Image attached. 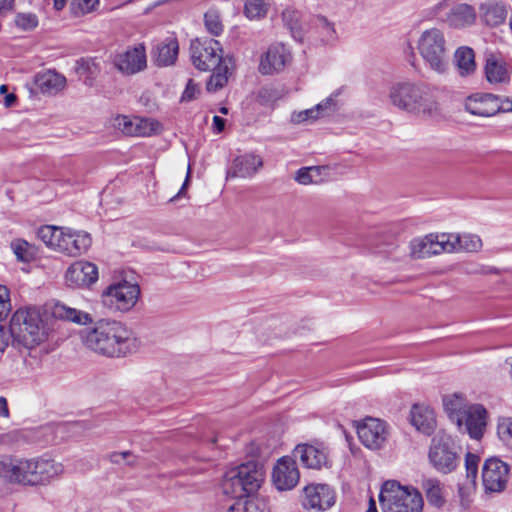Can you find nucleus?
I'll return each instance as SVG.
<instances>
[{"label": "nucleus", "mask_w": 512, "mask_h": 512, "mask_svg": "<svg viewBox=\"0 0 512 512\" xmlns=\"http://www.w3.org/2000/svg\"><path fill=\"white\" fill-rule=\"evenodd\" d=\"M85 347L106 357H123L132 350V331L120 321L101 319L82 336Z\"/></svg>", "instance_id": "nucleus-1"}, {"label": "nucleus", "mask_w": 512, "mask_h": 512, "mask_svg": "<svg viewBox=\"0 0 512 512\" xmlns=\"http://www.w3.org/2000/svg\"><path fill=\"white\" fill-rule=\"evenodd\" d=\"M14 0H0V15H4L12 10Z\"/></svg>", "instance_id": "nucleus-64"}, {"label": "nucleus", "mask_w": 512, "mask_h": 512, "mask_svg": "<svg viewBox=\"0 0 512 512\" xmlns=\"http://www.w3.org/2000/svg\"><path fill=\"white\" fill-rule=\"evenodd\" d=\"M264 480L263 467L254 461L241 464L228 470L222 479V492L241 501L256 493Z\"/></svg>", "instance_id": "nucleus-3"}, {"label": "nucleus", "mask_w": 512, "mask_h": 512, "mask_svg": "<svg viewBox=\"0 0 512 512\" xmlns=\"http://www.w3.org/2000/svg\"><path fill=\"white\" fill-rule=\"evenodd\" d=\"M178 50L179 46L177 39L174 37H168L154 46L152 55L156 64L164 67L174 64L177 59Z\"/></svg>", "instance_id": "nucleus-25"}, {"label": "nucleus", "mask_w": 512, "mask_h": 512, "mask_svg": "<svg viewBox=\"0 0 512 512\" xmlns=\"http://www.w3.org/2000/svg\"><path fill=\"white\" fill-rule=\"evenodd\" d=\"M263 165L261 157L254 154H245L233 160L231 168L227 171V178L230 177H251Z\"/></svg>", "instance_id": "nucleus-22"}, {"label": "nucleus", "mask_w": 512, "mask_h": 512, "mask_svg": "<svg viewBox=\"0 0 512 512\" xmlns=\"http://www.w3.org/2000/svg\"><path fill=\"white\" fill-rule=\"evenodd\" d=\"M34 84L43 94L55 95L66 85V78L53 70H47L35 75Z\"/></svg>", "instance_id": "nucleus-24"}, {"label": "nucleus", "mask_w": 512, "mask_h": 512, "mask_svg": "<svg viewBox=\"0 0 512 512\" xmlns=\"http://www.w3.org/2000/svg\"><path fill=\"white\" fill-rule=\"evenodd\" d=\"M139 296L140 287L138 284L121 281L104 290L102 302L105 306L117 311L127 312L136 305Z\"/></svg>", "instance_id": "nucleus-10"}, {"label": "nucleus", "mask_w": 512, "mask_h": 512, "mask_svg": "<svg viewBox=\"0 0 512 512\" xmlns=\"http://www.w3.org/2000/svg\"><path fill=\"white\" fill-rule=\"evenodd\" d=\"M64 471L62 463L47 456L20 457L14 485L25 487L46 486Z\"/></svg>", "instance_id": "nucleus-4"}, {"label": "nucleus", "mask_w": 512, "mask_h": 512, "mask_svg": "<svg viewBox=\"0 0 512 512\" xmlns=\"http://www.w3.org/2000/svg\"><path fill=\"white\" fill-rule=\"evenodd\" d=\"M379 501L383 512H422V494L413 487L402 486L395 480L386 481L380 491Z\"/></svg>", "instance_id": "nucleus-5"}, {"label": "nucleus", "mask_w": 512, "mask_h": 512, "mask_svg": "<svg viewBox=\"0 0 512 512\" xmlns=\"http://www.w3.org/2000/svg\"><path fill=\"white\" fill-rule=\"evenodd\" d=\"M443 406L451 421L456 423L458 429H461L463 426V414L469 407L464 397L460 394L444 396Z\"/></svg>", "instance_id": "nucleus-28"}, {"label": "nucleus", "mask_w": 512, "mask_h": 512, "mask_svg": "<svg viewBox=\"0 0 512 512\" xmlns=\"http://www.w3.org/2000/svg\"><path fill=\"white\" fill-rule=\"evenodd\" d=\"M439 240V246L441 249V252H457L456 251V241L457 237L455 233H442V234H436Z\"/></svg>", "instance_id": "nucleus-50"}, {"label": "nucleus", "mask_w": 512, "mask_h": 512, "mask_svg": "<svg viewBox=\"0 0 512 512\" xmlns=\"http://www.w3.org/2000/svg\"><path fill=\"white\" fill-rule=\"evenodd\" d=\"M157 126V122L149 119L135 118L133 130H136V133H133V136H149L155 132Z\"/></svg>", "instance_id": "nucleus-45"}, {"label": "nucleus", "mask_w": 512, "mask_h": 512, "mask_svg": "<svg viewBox=\"0 0 512 512\" xmlns=\"http://www.w3.org/2000/svg\"><path fill=\"white\" fill-rule=\"evenodd\" d=\"M15 24L22 30H32L37 27L38 18L33 13H18L15 17Z\"/></svg>", "instance_id": "nucleus-47"}, {"label": "nucleus", "mask_w": 512, "mask_h": 512, "mask_svg": "<svg viewBox=\"0 0 512 512\" xmlns=\"http://www.w3.org/2000/svg\"><path fill=\"white\" fill-rule=\"evenodd\" d=\"M486 78L490 83H504L510 81V76L504 63L490 57L485 65Z\"/></svg>", "instance_id": "nucleus-32"}, {"label": "nucleus", "mask_w": 512, "mask_h": 512, "mask_svg": "<svg viewBox=\"0 0 512 512\" xmlns=\"http://www.w3.org/2000/svg\"><path fill=\"white\" fill-rule=\"evenodd\" d=\"M65 280L72 288L89 287L98 280V268L94 263L77 261L66 271Z\"/></svg>", "instance_id": "nucleus-17"}, {"label": "nucleus", "mask_w": 512, "mask_h": 512, "mask_svg": "<svg viewBox=\"0 0 512 512\" xmlns=\"http://www.w3.org/2000/svg\"><path fill=\"white\" fill-rule=\"evenodd\" d=\"M242 512H266L265 504L258 499L241 501Z\"/></svg>", "instance_id": "nucleus-53"}, {"label": "nucleus", "mask_w": 512, "mask_h": 512, "mask_svg": "<svg viewBox=\"0 0 512 512\" xmlns=\"http://www.w3.org/2000/svg\"><path fill=\"white\" fill-rule=\"evenodd\" d=\"M91 243L92 239L88 233L62 227V234L57 239L56 251L76 257L85 253L91 246Z\"/></svg>", "instance_id": "nucleus-15"}, {"label": "nucleus", "mask_w": 512, "mask_h": 512, "mask_svg": "<svg viewBox=\"0 0 512 512\" xmlns=\"http://www.w3.org/2000/svg\"><path fill=\"white\" fill-rule=\"evenodd\" d=\"M200 93V89L198 85L193 81V79H189L186 88L182 94L181 101H191L194 100L197 95Z\"/></svg>", "instance_id": "nucleus-54"}, {"label": "nucleus", "mask_w": 512, "mask_h": 512, "mask_svg": "<svg viewBox=\"0 0 512 512\" xmlns=\"http://www.w3.org/2000/svg\"><path fill=\"white\" fill-rule=\"evenodd\" d=\"M410 414L411 423L417 430L427 435L434 431L436 421L434 412L431 409L415 404Z\"/></svg>", "instance_id": "nucleus-27"}, {"label": "nucleus", "mask_w": 512, "mask_h": 512, "mask_svg": "<svg viewBox=\"0 0 512 512\" xmlns=\"http://www.w3.org/2000/svg\"><path fill=\"white\" fill-rule=\"evenodd\" d=\"M357 434L361 443L372 450L381 448L388 436L386 423L371 417L364 419L357 426Z\"/></svg>", "instance_id": "nucleus-14"}, {"label": "nucleus", "mask_w": 512, "mask_h": 512, "mask_svg": "<svg viewBox=\"0 0 512 512\" xmlns=\"http://www.w3.org/2000/svg\"><path fill=\"white\" fill-rule=\"evenodd\" d=\"M313 25L320 32L324 42H331L335 39L334 24L324 16L318 15L313 19Z\"/></svg>", "instance_id": "nucleus-40"}, {"label": "nucleus", "mask_w": 512, "mask_h": 512, "mask_svg": "<svg viewBox=\"0 0 512 512\" xmlns=\"http://www.w3.org/2000/svg\"><path fill=\"white\" fill-rule=\"evenodd\" d=\"M458 238L456 243V251L478 252L482 248V240L478 235L465 233L456 234Z\"/></svg>", "instance_id": "nucleus-37"}, {"label": "nucleus", "mask_w": 512, "mask_h": 512, "mask_svg": "<svg viewBox=\"0 0 512 512\" xmlns=\"http://www.w3.org/2000/svg\"><path fill=\"white\" fill-rule=\"evenodd\" d=\"M107 458L111 463L114 464H126L128 466H133L136 464V456H134L130 451H124V452H112L110 453Z\"/></svg>", "instance_id": "nucleus-49"}, {"label": "nucleus", "mask_w": 512, "mask_h": 512, "mask_svg": "<svg viewBox=\"0 0 512 512\" xmlns=\"http://www.w3.org/2000/svg\"><path fill=\"white\" fill-rule=\"evenodd\" d=\"M10 311V291L6 286L0 285V321L5 320L9 315Z\"/></svg>", "instance_id": "nucleus-48"}, {"label": "nucleus", "mask_w": 512, "mask_h": 512, "mask_svg": "<svg viewBox=\"0 0 512 512\" xmlns=\"http://www.w3.org/2000/svg\"><path fill=\"white\" fill-rule=\"evenodd\" d=\"M272 483L278 491L292 490L299 482L300 473L295 459L283 456L272 470Z\"/></svg>", "instance_id": "nucleus-13"}, {"label": "nucleus", "mask_w": 512, "mask_h": 512, "mask_svg": "<svg viewBox=\"0 0 512 512\" xmlns=\"http://www.w3.org/2000/svg\"><path fill=\"white\" fill-rule=\"evenodd\" d=\"M428 458L433 468L442 474L453 472L460 462L452 438L445 433L432 438Z\"/></svg>", "instance_id": "nucleus-8"}, {"label": "nucleus", "mask_w": 512, "mask_h": 512, "mask_svg": "<svg viewBox=\"0 0 512 512\" xmlns=\"http://www.w3.org/2000/svg\"><path fill=\"white\" fill-rule=\"evenodd\" d=\"M113 62L119 71L127 75H133L144 70L147 65L144 45L139 44L117 54Z\"/></svg>", "instance_id": "nucleus-18"}, {"label": "nucleus", "mask_w": 512, "mask_h": 512, "mask_svg": "<svg viewBox=\"0 0 512 512\" xmlns=\"http://www.w3.org/2000/svg\"><path fill=\"white\" fill-rule=\"evenodd\" d=\"M486 409L479 404L470 405L463 414V426L460 429L467 432L473 439H480L486 427Z\"/></svg>", "instance_id": "nucleus-20"}, {"label": "nucleus", "mask_w": 512, "mask_h": 512, "mask_svg": "<svg viewBox=\"0 0 512 512\" xmlns=\"http://www.w3.org/2000/svg\"><path fill=\"white\" fill-rule=\"evenodd\" d=\"M336 107V103L332 97L326 98L321 103L317 104L314 108L316 109L317 113L320 115H323L327 111H333Z\"/></svg>", "instance_id": "nucleus-56"}, {"label": "nucleus", "mask_w": 512, "mask_h": 512, "mask_svg": "<svg viewBox=\"0 0 512 512\" xmlns=\"http://www.w3.org/2000/svg\"><path fill=\"white\" fill-rule=\"evenodd\" d=\"M20 439L19 431H11L0 435V443L4 445H12Z\"/></svg>", "instance_id": "nucleus-57"}, {"label": "nucleus", "mask_w": 512, "mask_h": 512, "mask_svg": "<svg viewBox=\"0 0 512 512\" xmlns=\"http://www.w3.org/2000/svg\"><path fill=\"white\" fill-rule=\"evenodd\" d=\"M497 433L502 441L512 445V418H506L499 422Z\"/></svg>", "instance_id": "nucleus-51"}, {"label": "nucleus", "mask_w": 512, "mask_h": 512, "mask_svg": "<svg viewBox=\"0 0 512 512\" xmlns=\"http://www.w3.org/2000/svg\"><path fill=\"white\" fill-rule=\"evenodd\" d=\"M429 235L424 238L414 239L410 243L411 256L415 259H424L431 257V248H429Z\"/></svg>", "instance_id": "nucleus-42"}, {"label": "nucleus", "mask_w": 512, "mask_h": 512, "mask_svg": "<svg viewBox=\"0 0 512 512\" xmlns=\"http://www.w3.org/2000/svg\"><path fill=\"white\" fill-rule=\"evenodd\" d=\"M293 459H299L303 467L320 470L331 467L329 452L323 444H298L293 450Z\"/></svg>", "instance_id": "nucleus-12"}, {"label": "nucleus", "mask_w": 512, "mask_h": 512, "mask_svg": "<svg viewBox=\"0 0 512 512\" xmlns=\"http://www.w3.org/2000/svg\"><path fill=\"white\" fill-rule=\"evenodd\" d=\"M267 9L263 0H248L244 6V14L249 19H260L266 15Z\"/></svg>", "instance_id": "nucleus-44"}, {"label": "nucleus", "mask_w": 512, "mask_h": 512, "mask_svg": "<svg viewBox=\"0 0 512 512\" xmlns=\"http://www.w3.org/2000/svg\"><path fill=\"white\" fill-rule=\"evenodd\" d=\"M388 98L396 108L414 115L432 116L439 110L430 87L421 82H397L390 87Z\"/></svg>", "instance_id": "nucleus-2"}, {"label": "nucleus", "mask_w": 512, "mask_h": 512, "mask_svg": "<svg viewBox=\"0 0 512 512\" xmlns=\"http://www.w3.org/2000/svg\"><path fill=\"white\" fill-rule=\"evenodd\" d=\"M13 343L33 348L44 339V325L40 314L34 309H19L10 320Z\"/></svg>", "instance_id": "nucleus-6"}, {"label": "nucleus", "mask_w": 512, "mask_h": 512, "mask_svg": "<svg viewBox=\"0 0 512 512\" xmlns=\"http://www.w3.org/2000/svg\"><path fill=\"white\" fill-rule=\"evenodd\" d=\"M99 0H72L71 10L76 16L85 15L95 9Z\"/></svg>", "instance_id": "nucleus-46"}, {"label": "nucleus", "mask_w": 512, "mask_h": 512, "mask_svg": "<svg viewBox=\"0 0 512 512\" xmlns=\"http://www.w3.org/2000/svg\"><path fill=\"white\" fill-rule=\"evenodd\" d=\"M480 457L474 453L467 452L465 455V468H466V483L459 484L458 491L462 499V505L464 504V491L469 488L476 487V480L478 475V465Z\"/></svg>", "instance_id": "nucleus-30"}, {"label": "nucleus", "mask_w": 512, "mask_h": 512, "mask_svg": "<svg viewBox=\"0 0 512 512\" xmlns=\"http://www.w3.org/2000/svg\"><path fill=\"white\" fill-rule=\"evenodd\" d=\"M211 71L213 73L206 84V89L209 92H216L227 84L229 67L227 62H225L215 69H211Z\"/></svg>", "instance_id": "nucleus-36"}, {"label": "nucleus", "mask_w": 512, "mask_h": 512, "mask_svg": "<svg viewBox=\"0 0 512 512\" xmlns=\"http://www.w3.org/2000/svg\"><path fill=\"white\" fill-rule=\"evenodd\" d=\"M78 66H77V71L82 74V73H90V74H93V69L96 70V65L94 62H91V61H88V60H84L82 59L81 61H78L77 62Z\"/></svg>", "instance_id": "nucleus-58"}, {"label": "nucleus", "mask_w": 512, "mask_h": 512, "mask_svg": "<svg viewBox=\"0 0 512 512\" xmlns=\"http://www.w3.org/2000/svg\"><path fill=\"white\" fill-rule=\"evenodd\" d=\"M335 503V493L327 484H310L304 487L302 505L305 509L325 511Z\"/></svg>", "instance_id": "nucleus-16"}, {"label": "nucleus", "mask_w": 512, "mask_h": 512, "mask_svg": "<svg viewBox=\"0 0 512 512\" xmlns=\"http://www.w3.org/2000/svg\"><path fill=\"white\" fill-rule=\"evenodd\" d=\"M204 23L207 31L214 36H219L223 32L220 13L215 9H211L204 14Z\"/></svg>", "instance_id": "nucleus-41"}, {"label": "nucleus", "mask_w": 512, "mask_h": 512, "mask_svg": "<svg viewBox=\"0 0 512 512\" xmlns=\"http://www.w3.org/2000/svg\"><path fill=\"white\" fill-rule=\"evenodd\" d=\"M225 119H223L222 117L220 116H217L215 115L213 117V129L216 133H220L224 130L225 128Z\"/></svg>", "instance_id": "nucleus-62"}, {"label": "nucleus", "mask_w": 512, "mask_h": 512, "mask_svg": "<svg viewBox=\"0 0 512 512\" xmlns=\"http://www.w3.org/2000/svg\"><path fill=\"white\" fill-rule=\"evenodd\" d=\"M285 26L295 39L301 40L303 36V19L301 12L294 9H285L282 13Z\"/></svg>", "instance_id": "nucleus-35"}, {"label": "nucleus", "mask_w": 512, "mask_h": 512, "mask_svg": "<svg viewBox=\"0 0 512 512\" xmlns=\"http://www.w3.org/2000/svg\"><path fill=\"white\" fill-rule=\"evenodd\" d=\"M465 109L476 116L490 117L500 112L498 107V96L487 94H476L467 98Z\"/></svg>", "instance_id": "nucleus-21"}, {"label": "nucleus", "mask_w": 512, "mask_h": 512, "mask_svg": "<svg viewBox=\"0 0 512 512\" xmlns=\"http://www.w3.org/2000/svg\"><path fill=\"white\" fill-rule=\"evenodd\" d=\"M53 315L56 318L83 325L92 323L93 321L90 314L75 308L68 307L64 304H56L53 309Z\"/></svg>", "instance_id": "nucleus-31"}, {"label": "nucleus", "mask_w": 512, "mask_h": 512, "mask_svg": "<svg viewBox=\"0 0 512 512\" xmlns=\"http://www.w3.org/2000/svg\"><path fill=\"white\" fill-rule=\"evenodd\" d=\"M11 339L13 340L11 327L9 329L0 325V353H3L9 346Z\"/></svg>", "instance_id": "nucleus-55"}, {"label": "nucleus", "mask_w": 512, "mask_h": 512, "mask_svg": "<svg viewBox=\"0 0 512 512\" xmlns=\"http://www.w3.org/2000/svg\"><path fill=\"white\" fill-rule=\"evenodd\" d=\"M290 61V53L283 44L271 45L262 55L259 64V72L263 75L278 73L284 69Z\"/></svg>", "instance_id": "nucleus-19"}, {"label": "nucleus", "mask_w": 512, "mask_h": 512, "mask_svg": "<svg viewBox=\"0 0 512 512\" xmlns=\"http://www.w3.org/2000/svg\"><path fill=\"white\" fill-rule=\"evenodd\" d=\"M476 16V11L471 5L461 3L451 8L445 21L450 27L463 28L474 24Z\"/></svg>", "instance_id": "nucleus-26"}, {"label": "nucleus", "mask_w": 512, "mask_h": 512, "mask_svg": "<svg viewBox=\"0 0 512 512\" xmlns=\"http://www.w3.org/2000/svg\"><path fill=\"white\" fill-rule=\"evenodd\" d=\"M455 62L462 76L472 73L476 67L474 51L466 46L458 48L455 52Z\"/></svg>", "instance_id": "nucleus-34"}, {"label": "nucleus", "mask_w": 512, "mask_h": 512, "mask_svg": "<svg viewBox=\"0 0 512 512\" xmlns=\"http://www.w3.org/2000/svg\"><path fill=\"white\" fill-rule=\"evenodd\" d=\"M190 177H191V168H190V166H188V170H187L185 181H184L182 187L180 188L179 192L174 197H172L170 199L171 202L175 201L176 198H179V197L185 195V192H186V190L188 188V184H189V181H190Z\"/></svg>", "instance_id": "nucleus-60"}, {"label": "nucleus", "mask_w": 512, "mask_h": 512, "mask_svg": "<svg viewBox=\"0 0 512 512\" xmlns=\"http://www.w3.org/2000/svg\"><path fill=\"white\" fill-rule=\"evenodd\" d=\"M134 125L135 118L130 119L127 116H120L116 118V126L126 135L133 136V133H136V130H133Z\"/></svg>", "instance_id": "nucleus-52"}, {"label": "nucleus", "mask_w": 512, "mask_h": 512, "mask_svg": "<svg viewBox=\"0 0 512 512\" xmlns=\"http://www.w3.org/2000/svg\"><path fill=\"white\" fill-rule=\"evenodd\" d=\"M20 457L15 455L0 456V480L4 484L14 485Z\"/></svg>", "instance_id": "nucleus-33"}, {"label": "nucleus", "mask_w": 512, "mask_h": 512, "mask_svg": "<svg viewBox=\"0 0 512 512\" xmlns=\"http://www.w3.org/2000/svg\"><path fill=\"white\" fill-rule=\"evenodd\" d=\"M430 243L429 248H431V256L441 254V249L439 246V240L436 234H429Z\"/></svg>", "instance_id": "nucleus-59"}, {"label": "nucleus", "mask_w": 512, "mask_h": 512, "mask_svg": "<svg viewBox=\"0 0 512 512\" xmlns=\"http://www.w3.org/2000/svg\"><path fill=\"white\" fill-rule=\"evenodd\" d=\"M418 51L428 67L438 74L448 69L449 57L444 33L438 28L422 32L418 40Z\"/></svg>", "instance_id": "nucleus-7"}, {"label": "nucleus", "mask_w": 512, "mask_h": 512, "mask_svg": "<svg viewBox=\"0 0 512 512\" xmlns=\"http://www.w3.org/2000/svg\"><path fill=\"white\" fill-rule=\"evenodd\" d=\"M320 116L319 113H317L315 108H311L308 110H305L304 112H301L299 114V117L301 118V121H305L308 119H317Z\"/></svg>", "instance_id": "nucleus-61"}, {"label": "nucleus", "mask_w": 512, "mask_h": 512, "mask_svg": "<svg viewBox=\"0 0 512 512\" xmlns=\"http://www.w3.org/2000/svg\"><path fill=\"white\" fill-rule=\"evenodd\" d=\"M422 489L429 505L441 509L446 503L443 484L435 478L425 479L422 482Z\"/></svg>", "instance_id": "nucleus-29"}, {"label": "nucleus", "mask_w": 512, "mask_h": 512, "mask_svg": "<svg viewBox=\"0 0 512 512\" xmlns=\"http://www.w3.org/2000/svg\"><path fill=\"white\" fill-rule=\"evenodd\" d=\"M481 21L490 27H497L504 23L507 17V8L502 2L488 0L479 6Z\"/></svg>", "instance_id": "nucleus-23"}, {"label": "nucleus", "mask_w": 512, "mask_h": 512, "mask_svg": "<svg viewBox=\"0 0 512 512\" xmlns=\"http://www.w3.org/2000/svg\"><path fill=\"white\" fill-rule=\"evenodd\" d=\"M11 249L19 261L29 262L34 257L33 246L23 239L12 241Z\"/></svg>", "instance_id": "nucleus-39"}, {"label": "nucleus", "mask_w": 512, "mask_h": 512, "mask_svg": "<svg viewBox=\"0 0 512 512\" xmlns=\"http://www.w3.org/2000/svg\"><path fill=\"white\" fill-rule=\"evenodd\" d=\"M498 107L500 108V112H510L512 111V101L508 98L501 100L498 97Z\"/></svg>", "instance_id": "nucleus-63"}, {"label": "nucleus", "mask_w": 512, "mask_h": 512, "mask_svg": "<svg viewBox=\"0 0 512 512\" xmlns=\"http://www.w3.org/2000/svg\"><path fill=\"white\" fill-rule=\"evenodd\" d=\"M510 477L509 465L497 457L485 460L482 467V483L486 493H502Z\"/></svg>", "instance_id": "nucleus-11"}, {"label": "nucleus", "mask_w": 512, "mask_h": 512, "mask_svg": "<svg viewBox=\"0 0 512 512\" xmlns=\"http://www.w3.org/2000/svg\"><path fill=\"white\" fill-rule=\"evenodd\" d=\"M62 234V227L45 225L38 229V237L50 248L56 251L57 239Z\"/></svg>", "instance_id": "nucleus-38"}, {"label": "nucleus", "mask_w": 512, "mask_h": 512, "mask_svg": "<svg viewBox=\"0 0 512 512\" xmlns=\"http://www.w3.org/2000/svg\"><path fill=\"white\" fill-rule=\"evenodd\" d=\"M190 51L192 63L200 71H210L227 62L220 42L215 39H196L191 42Z\"/></svg>", "instance_id": "nucleus-9"}, {"label": "nucleus", "mask_w": 512, "mask_h": 512, "mask_svg": "<svg viewBox=\"0 0 512 512\" xmlns=\"http://www.w3.org/2000/svg\"><path fill=\"white\" fill-rule=\"evenodd\" d=\"M324 167L320 166H311V167H303L300 168L295 175V180L302 185H308L316 182L315 178L318 177L321 173V170Z\"/></svg>", "instance_id": "nucleus-43"}]
</instances>
